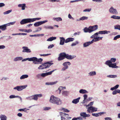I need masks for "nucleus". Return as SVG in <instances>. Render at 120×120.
Here are the masks:
<instances>
[{
	"mask_svg": "<svg viewBox=\"0 0 120 120\" xmlns=\"http://www.w3.org/2000/svg\"><path fill=\"white\" fill-rule=\"evenodd\" d=\"M47 22V21L45 20L42 21H40L37 22L34 24V26H38L41 24Z\"/></svg>",
	"mask_w": 120,
	"mask_h": 120,
	"instance_id": "6e6552de",
	"label": "nucleus"
},
{
	"mask_svg": "<svg viewBox=\"0 0 120 120\" xmlns=\"http://www.w3.org/2000/svg\"><path fill=\"white\" fill-rule=\"evenodd\" d=\"M110 31H107L106 30H103L102 31H99L98 33V34H107L108 33H110Z\"/></svg>",
	"mask_w": 120,
	"mask_h": 120,
	"instance_id": "dca6fc26",
	"label": "nucleus"
},
{
	"mask_svg": "<svg viewBox=\"0 0 120 120\" xmlns=\"http://www.w3.org/2000/svg\"><path fill=\"white\" fill-rule=\"evenodd\" d=\"M68 64L69 65H70V63L68 62H65L63 64V65L64 66V67H66V68H68V66L67 64Z\"/></svg>",
	"mask_w": 120,
	"mask_h": 120,
	"instance_id": "b1692460",
	"label": "nucleus"
},
{
	"mask_svg": "<svg viewBox=\"0 0 120 120\" xmlns=\"http://www.w3.org/2000/svg\"><path fill=\"white\" fill-rule=\"evenodd\" d=\"M114 29L120 30V25H117L115 26H114Z\"/></svg>",
	"mask_w": 120,
	"mask_h": 120,
	"instance_id": "c9c22d12",
	"label": "nucleus"
},
{
	"mask_svg": "<svg viewBox=\"0 0 120 120\" xmlns=\"http://www.w3.org/2000/svg\"><path fill=\"white\" fill-rule=\"evenodd\" d=\"M64 87L62 86H60V87L58 89V90H59L60 92H59V94H60L61 93V90H62L63 89Z\"/></svg>",
	"mask_w": 120,
	"mask_h": 120,
	"instance_id": "a18cd8bd",
	"label": "nucleus"
},
{
	"mask_svg": "<svg viewBox=\"0 0 120 120\" xmlns=\"http://www.w3.org/2000/svg\"><path fill=\"white\" fill-rule=\"evenodd\" d=\"M83 97L84 100H86L87 97V95L86 94H84L83 95Z\"/></svg>",
	"mask_w": 120,
	"mask_h": 120,
	"instance_id": "0e129e2a",
	"label": "nucleus"
},
{
	"mask_svg": "<svg viewBox=\"0 0 120 120\" xmlns=\"http://www.w3.org/2000/svg\"><path fill=\"white\" fill-rule=\"evenodd\" d=\"M69 94V92L67 91H63L62 93V95L64 96H67Z\"/></svg>",
	"mask_w": 120,
	"mask_h": 120,
	"instance_id": "bb28decb",
	"label": "nucleus"
},
{
	"mask_svg": "<svg viewBox=\"0 0 120 120\" xmlns=\"http://www.w3.org/2000/svg\"><path fill=\"white\" fill-rule=\"evenodd\" d=\"M32 30L31 29H29L28 30H24V32H27V33H29L30 32H31Z\"/></svg>",
	"mask_w": 120,
	"mask_h": 120,
	"instance_id": "09e8293b",
	"label": "nucleus"
},
{
	"mask_svg": "<svg viewBox=\"0 0 120 120\" xmlns=\"http://www.w3.org/2000/svg\"><path fill=\"white\" fill-rule=\"evenodd\" d=\"M116 60V59L115 58H111V59L110 61H112V62H115Z\"/></svg>",
	"mask_w": 120,
	"mask_h": 120,
	"instance_id": "6e6d98bb",
	"label": "nucleus"
},
{
	"mask_svg": "<svg viewBox=\"0 0 120 120\" xmlns=\"http://www.w3.org/2000/svg\"><path fill=\"white\" fill-rule=\"evenodd\" d=\"M83 30L84 32L85 33L89 32V33H91L92 32V31H91L90 29L86 27H85Z\"/></svg>",
	"mask_w": 120,
	"mask_h": 120,
	"instance_id": "aec40b11",
	"label": "nucleus"
},
{
	"mask_svg": "<svg viewBox=\"0 0 120 120\" xmlns=\"http://www.w3.org/2000/svg\"><path fill=\"white\" fill-rule=\"evenodd\" d=\"M98 32L96 33H95L94 35H92L91 37V38H94H94H95V35H98Z\"/></svg>",
	"mask_w": 120,
	"mask_h": 120,
	"instance_id": "13d9d810",
	"label": "nucleus"
},
{
	"mask_svg": "<svg viewBox=\"0 0 120 120\" xmlns=\"http://www.w3.org/2000/svg\"><path fill=\"white\" fill-rule=\"evenodd\" d=\"M117 17H118V16H116V15H113L112 16H111V18H113L114 19H117Z\"/></svg>",
	"mask_w": 120,
	"mask_h": 120,
	"instance_id": "603ef678",
	"label": "nucleus"
},
{
	"mask_svg": "<svg viewBox=\"0 0 120 120\" xmlns=\"http://www.w3.org/2000/svg\"><path fill=\"white\" fill-rule=\"evenodd\" d=\"M22 48L23 49L22 51L23 52L29 53L31 52L30 50L28 49L27 47L24 46L22 47Z\"/></svg>",
	"mask_w": 120,
	"mask_h": 120,
	"instance_id": "9d476101",
	"label": "nucleus"
},
{
	"mask_svg": "<svg viewBox=\"0 0 120 120\" xmlns=\"http://www.w3.org/2000/svg\"><path fill=\"white\" fill-rule=\"evenodd\" d=\"M117 93V90H115L113 91L112 94L113 95L116 94Z\"/></svg>",
	"mask_w": 120,
	"mask_h": 120,
	"instance_id": "052dcab7",
	"label": "nucleus"
},
{
	"mask_svg": "<svg viewBox=\"0 0 120 120\" xmlns=\"http://www.w3.org/2000/svg\"><path fill=\"white\" fill-rule=\"evenodd\" d=\"M78 41H77L73 43H72L71 45V46H73L75 45H76L78 43Z\"/></svg>",
	"mask_w": 120,
	"mask_h": 120,
	"instance_id": "4d7b16f0",
	"label": "nucleus"
},
{
	"mask_svg": "<svg viewBox=\"0 0 120 120\" xmlns=\"http://www.w3.org/2000/svg\"><path fill=\"white\" fill-rule=\"evenodd\" d=\"M43 60V59H42L41 58H40L39 59H38L37 58V59L36 61V62H41Z\"/></svg>",
	"mask_w": 120,
	"mask_h": 120,
	"instance_id": "37998d69",
	"label": "nucleus"
},
{
	"mask_svg": "<svg viewBox=\"0 0 120 120\" xmlns=\"http://www.w3.org/2000/svg\"><path fill=\"white\" fill-rule=\"evenodd\" d=\"M54 20H56L57 21H59L62 20V19L60 17L54 18Z\"/></svg>",
	"mask_w": 120,
	"mask_h": 120,
	"instance_id": "a19ab883",
	"label": "nucleus"
},
{
	"mask_svg": "<svg viewBox=\"0 0 120 120\" xmlns=\"http://www.w3.org/2000/svg\"><path fill=\"white\" fill-rule=\"evenodd\" d=\"M49 101L51 102L58 105H60L61 103L60 99L58 98L54 97L53 95L51 96Z\"/></svg>",
	"mask_w": 120,
	"mask_h": 120,
	"instance_id": "f257e3e1",
	"label": "nucleus"
},
{
	"mask_svg": "<svg viewBox=\"0 0 120 120\" xmlns=\"http://www.w3.org/2000/svg\"><path fill=\"white\" fill-rule=\"evenodd\" d=\"M50 54H40V55L41 56H48L50 55Z\"/></svg>",
	"mask_w": 120,
	"mask_h": 120,
	"instance_id": "864d4df0",
	"label": "nucleus"
},
{
	"mask_svg": "<svg viewBox=\"0 0 120 120\" xmlns=\"http://www.w3.org/2000/svg\"><path fill=\"white\" fill-rule=\"evenodd\" d=\"M57 82V81L51 82L50 83H46V84L48 85H53L56 84Z\"/></svg>",
	"mask_w": 120,
	"mask_h": 120,
	"instance_id": "4c0bfd02",
	"label": "nucleus"
},
{
	"mask_svg": "<svg viewBox=\"0 0 120 120\" xmlns=\"http://www.w3.org/2000/svg\"><path fill=\"white\" fill-rule=\"evenodd\" d=\"M80 99V97H79L77 98L74 99L72 101V103L75 104H76L79 101V100Z\"/></svg>",
	"mask_w": 120,
	"mask_h": 120,
	"instance_id": "4be33fe9",
	"label": "nucleus"
},
{
	"mask_svg": "<svg viewBox=\"0 0 120 120\" xmlns=\"http://www.w3.org/2000/svg\"><path fill=\"white\" fill-rule=\"evenodd\" d=\"M7 24H6L0 26V29L4 31L6 29V27L7 26Z\"/></svg>",
	"mask_w": 120,
	"mask_h": 120,
	"instance_id": "a211bd4d",
	"label": "nucleus"
},
{
	"mask_svg": "<svg viewBox=\"0 0 120 120\" xmlns=\"http://www.w3.org/2000/svg\"><path fill=\"white\" fill-rule=\"evenodd\" d=\"M44 28L45 29H53V27L52 26H45L44 27Z\"/></svg>",
	"mask_w": 120,
	"mask_h": 120,
	"instance_id": "2f4dec72",
	"label": "nucleus"
},
{
	"mask_svg": "<svg viewBox=\"0 0 120 120\" xmlns=\"http://www.w3.org/2000/svg\"><path fill=\"white\" fill-rule=\"evenodd\" d=\"M79 92L80 93L83 94L88 93V92L86 90L83 89L80 90Z\"/></svg>",
	"mask_w": 120,
	"mask_h": 120,
	"instance_id": "cd10ccee",
	"label": "nucleus"
},
{
	"mask_svg": "<svg viewBox=\"0 0 120 120\" xmlns=\"http://www.w3.org/2000/svg\"><path fill=\"white\" fill-rule=\"evenodd\" d=\"M44 66V63L42 64L41 65H40L39 66L38 68V69H42L45 68V67Z\"/></svg>",
	"mask_w": 120,
	"mask_h": 120,
	"instance_id": "c85d7f7f",
	"label": "nucleus"
},
{
	"mask_svg": "<svg viewBox=\"0 0 120 120\" xmlns=\"http://www.w3.org/2000/svg\"><path fill=\"white\" fill-rule=\"evenodd\" d=\"M53 64V63H49L48 62L44 63V66L45 67V68H49L51 65Z\"/></svg>",
	"mask_w": 120,
	"mask_h": 120,
	"instance_id": "2eb2a0df",
	"label": "nucleus"
},
{
	"mask_svg": "<svg viewBox=\"0 0 120 120\" xmlns=\"http://www.w3.org/2000/svg\"><path fill=\"white\" fill-rule=\"evenodd\" d=\"M80 32H76L74 34V35H79V34H80Z\"/></svg>",
	"mask_w": 120,
	"mask_h": 120,
	"instance_id": "774afa93",
	"label": "nucleus"
},
{
	"mask_svg": "<svg viewBox=\"0 0 120 120\" xmlns=\"http://www.w3.org/2000/svg\"><path fill=\"white\" fill-rule=\"evenodd\" d=\"M110 12L113 14H117V12L116 9H114L112 7L109 9Z\"/></svg>",
	"mask_w": 120,
	"mask_h": 120,
	"instance_id": "1a4fd4ad",
	"label": "nucleus"
},
{
	"mask_svg": "<svg viewBox=\"0 0 120 120\" xmlns=\"http://www.w3.org/2000/svg\"><path fill=\"white\" fill-rule=\"evenodd\" d=\"M54 71V70H53L52 71L46 73V75L47 76L48 75H51L52 74V72H53Z\"/></svg>",
	"mask_w": 120,
	"mask_h": 120,
	"instance_id": "8fccbe9b",
	"label": "nucleus"
},
{
	"mask_svg": "<svg viewBox=\"0 0 120 120\" xmlns=\"http://www.w3.org/2000/svg\"><path fill=\"white\" fill-rule=\"evenodd\" d=\"M26 86H17L15 87L14 89L17 90L18 91H20L25 88Z\"/></svg>",
	"mask_w": 120,
	"mask_h": 120,
	"instance_id": "0eeeda50",
	"label": "nucleus"
},
{
	"mask_svg": "<svg viewBox=\"0 0 120 120\" xmlns=\"http://www.w3.org/2000/svg\"><path fill=\"white\" fill-rule=\"evenodd\" d=\"M80 115L81 116L83 117V118L85 117L86 114L85 112H81L80 113Z\"/></svg>",
	"mask_w": 120,
	"mask_h": 120,
	"instance_id": "c03bdc74",
	"label": "nucleus"
},
{
	"mask_svg": "<svg viewBox=\"0 0 120 120\" xmlns=\"http://www.w3.org/2000/svg\"><path fill=\"white\" fill-rule=\"evenodd\" d=\"M74 40V38H69L66 39L65 41V43H67L68 42L72 41Z\"/></svg>",
	"mask_w": 120,
	"mask_h": 120,
	"instance_id": "ddd939ff",
	"label": "nucleus"
},
{
	"mask_svg": "<svg viewBox=\"0 0 120 120\" xmlns=\"http://www.w3.org/2000/svg\"><path fill=\"white\" fill-rule=\"evenodd\" d=\"M5 48V46L4 45H0V49H4Z\"/></svg>",
	"mask_w": 120,
	"mask_h": 120,
	"instance_id": "338daca9",
	"label": "nucleus"
},
{
	"mask_svg": "<svg viewBox=\"0 0 120 120\" xmlns=\"http://www.w3.org/2000/svg\"><path fill=\"white\" fill-rule=\"evenodd\" d=\"M88 109L89 110H92L93 112L96 111H97V108H94L93 106L89 107Z\"/></svg>",
	"mask_w": 120,
	"mask_h": 120,
	"instance_id": "a878e982",
	"label": "nucleus"
},
{
	"mask_svg": "<svg viewBox=\"0 0 120 120\" xmlns=\"http://www.w3.org/2000/svg\"><path fill=\"white\" fill-rule=\"evenodd\" d=\"M22 60V58L21 57H16L15 58L14 60V61H16L18 60Z\"/></svg>",
	"mask_w": 120,
	"mask_h": 120,
	"instance_id": "79ce46f5",
	"label": "nucleus"
},
{
	"mask_svg": "<svg viewBox=\"0 0 120 120\" xmlns=\"http://www.w3.org/2000/svg\"><path fill=\"white\" fill-rule=\"evenodd\" d=\"M107 77L110 78H115L117 77L116 75H108Z\"/></svg>",
	"mask_w": 120,
	"mask_h": 120,
	"instance_id": "58836bf2",
	"label": "nucleus"
},
{
	"mask_svg": "<svg viewBox=\"0 0 120 120\" xmlns=\"http://www.w3.org/2000/svg\"><path fill=\"white\" fill-rule=\"evenodd\" d=\"M26 4H19L18 5V6L19 7H22V10H24L25 9V7Z\"/></svg>",
	"mask_w": 120,
	"mask_h": 120,
	"instance_id": "5701e85b",
	"label": "nucleus"
},
{
	"mask_svg": "<svg viewBox=\"0 0 120 120\" xmlns=\"http://www.w3.org/2000/svg\"><path fill=\"white\" fill-rule=\"evenodd\" d=\"M68 114L65 113H63L61 116V120H67L69 117Z\"/></svg>",
	"mask_w": 120,
	"mask_h": 120,
	"instance_id": "423d86ee",
	"label": "nucleus"
},
{
	"mask_svg": "<svg viewBox=\"0 0 120 120\" xmlns=\"http://www.w3.org/2000/svg\"><path fill=\"white\" fill-rule=\"evenodd\" d=\"M56 38V37H50L47 40V41H51Z\"/></svg>",
	"mask_w": 120,
	"mask_h": 120,
	"instance_id": "c756f323",
	"label": "nucleus"
},
{
	"mask_svg": "<svg viewBox=\"0 0 120 120\" xmlns=\"http://www.w3.org/2000/svg\"><path fill=\"white\" fill-rule=\"evenodd\" d=\"M41 19V18H35L30 19L31 22H33L36 20H38Z\"/></svg>",
	"mask_w": 120,
	"mask_h": 120,
	"instance_id": "7c9ffc66",
	"label": "nucleus"
},
{
	"mask_svg": "<svg viewBox=\"0 0 120 120\" xmlns=\"http://www.w3.org/2000/svg\"><path fill=\"white\" fill-rule=\"evenodd\" d=\"M41 76L43 77H45L46 76V73H43L41 74Z\"/></svg>",
	"mask_w": 120,
	"mask_h": 120,
	"instance_id": "69168bd1",
	"label": "nucleus"
},
{
	"mask_svg": "<svg viewBox=\"0 0 120 120\" xmlns=\"http://www.w3.org/2000/svg\"><path fill=\"white\" fill-rule=\"evenodd\" d=\"M93 43V42L92 41H89L87 42L84 43L83 44V46L84 47H86L88 46L89 45Z\"/></svg>",
	"mask_w": 120,
	"mask_h": 120,
	"instance_id": "6ab92c4d",
	"label": "nucleus"
},
{
	"mask_svg": "<svg viewBox=\"0 0 120 120\" xmlns=\"http://www.w3.org/2000/svg\"><path fill=\"white\" fill-rule=\"evenodd\" d=\"M19 97V96H16L14 95H10V96L9 98H15V97Z\"/></svg>",
	"mask_w": 120,
	"mask_h": 120,
	"instance_id": "3c124183",
	"label": "nucleus"
},
{
	"mask_svg": "<svg viewBox=\"0 0 120 120\" xmlns=\"http://www.w3.org/2000/svg\"><path fill=\"white\" fill-rule=\"evenodd\" d=\"M120 38V35H117L113 39V40H116L117 39L119 38Z\"/></svg>",
	"mask_w": 120,
	"mask_h": 120,
	"instance_id": "49530a36",
	"label": "nucleus"
},
{
	"mask_svg": "<svg viewBox=\"0 0 120 120\" xmlns=\"http://www.w3.org/2000/svg\"><path fill=\"white\" fill-rule=\"evenodd\" d=\"M102 37H96L94 38V39H93L92 41L93 42L94 41L96 42L99 41L100 40H102Z\"/></svg>",
	"mask_w": 120,
	"mask_h": 120,
	"instance_id": "4468645a",
	"label": "nucleus"
},
{
	"mask_svg": "<svg viewBox=\"0 0 120 120\" xmlns=\"http://www.w3.org/2000/svg\"><path fill=\"white\" fill-rule=\"evenodd\" d=\"M63 109V110L65 112H69V110L66 109Z\"/></svg>",
	"mask_w": 120,
	"mask_h": 120,
	"instance_id": "680f3d73",
	"label": "nucleus"
},
{
	"mask_svg": "<svg viewBox=\"0 0 120 120\" xmlns=\"http://www.w3.org/2000/svg\"><path fill=\"white\" fill-rule=\"evenodd\" d=\"M37 59V58L36 57H31L30 58H27L23 60V61H25L26 60H28L29 61H33V63L35 64H38V63L36 62V61Z\"/></svg>",
	"mask_w": 120,
	"mask_h": 120,
	"instance_id": "7ed1b4c3",
	"label": "nucleus"
},
{
	"mask_svg": "<svg viewBox=\"0 0 120 120\" xmlns=\"http://www.w3.org/2000/svg\"><path fill=\"white\" fill-rule=\"evenodd\" d=\"M30 19L28 18L24 19L22 20L20 22V23L21 24H23L28 23L31 22Z\"/></svg>",
	"mask_w": 120,
	"mask_h": 120,
	"instance_id": "20e7f679",
	"label": "nucleus"
},
{
	"mask_svg": "<svg viewBox=\"0 0 120 120\" xmlns=\"http://www.w3.org/2000/svg\"><path fill=\"white\" fill-rule=\"evenodd\" d=\"M65 58V53H60L59 56L58 57V61L62 60Z\"/></svg>",
	"mask_w": 120,
	"mask_h": 120,
	"instance_id": "39448f33",
	"label": "nucleus"
},
{
	"mask_svg": "<svg viewBox=\"0 0 120 120\" xmlns=\"http://www.w3.org/2000/svg\"><path fill=\"white\" fill-rule=\"evenodd\" d=\"M112 63L110 60H108L106 61L105 64H106L108 65L109 67V66L111 65Z\"/></svg>",
	"mask_w": 120,
	"mask_h": 120,
	"instance_id": "f704fd0d",
	"label": "nucleus"
},
{
	"mask_svg": "<svg viewBox=\"0 0 120 120\" xmlns=\"http://www.w3.org/2000/svg\"><path fill=\"white\" fill-rule=\"evenodd\" d=\"M60 44L62 45H64L65 40L64 38L63 37H60Z\"/></svg>",
	"mask_w": 120,
	"mask_h": 120,
	"instance_id": "412c9836",
	"label": "nucleus"
},
{
	"mask_svg": "<svg viewBox=\"0 0 120 120\" xmlns=\"http://www.w3.org/2000/svg\"><path fill=\"white\" fill-rule=\"evenodd\" d=\"M15 23V22H11L10 23H8L7 24V26H10V25H12L13 24H14Z\"/></svg>",
	"mask_w": 120,
	"mask_h": 120,
	"instance_id": "5fc2aeb1",
	"label": "nucleus"
},
{
	"mask_svg": "<svg viewBox=\"0 0 120 120\" xmlns=\"http://www.w3.org/2000/svg\"><path fill=\"white\" fill-rule=\"evenodd\" d=\"M105 113V112H101L99 113H93L92 114V115L93 116H95L96 117H98L99 116V115H101L102 114Z\"/></svg>",
	"mask_w": 120,
	"mask_h": 120,
	"instance_id": "f3484780",
	"label": "nucleus"
},
{
	"mask_svg": "<svg viewBox=\"0 0 120 120\" xmlns=\"http://www.w3.org/2000/svg\"><path fill=\"white\" fill-rule=\"evenodd\" d=\"M28 77V75H22L20 77L21 79H22L25 78H27Z\"/></svg>",
	"mask_w": 120,
	"mask_h": 120,
	"instance_id": "72a5a7b5",
	"label": "nucleus"
},
{
	"mask_svg": "<svg viewBox=\"0 0 120 120\" xmlns=\"http://www.w3.org/2000/svg\"><path fill=\"white\" fill-rule=\"evenodd\" d=\"M75 57V56H71V55H68V54H66L65 53V58H66L67 59H68L69 60H71L74 58Z\"/></svg>",
	"mask_w": 120,
	"mask_h": 120,
	"instance_id": "f8f14e48",
	"label": "nucleus"
},
{
	"mask_svg": "<svg viewBox=\"0 0 120 120\" xmlns=\"http://www.w3.org/2000/svg\"><path fill=\"white\" fill-rule=\"evenodd\" d=\"M91 9H86L84 10L83 11L84 12H86V11H90Z\"/></svg>",
	"mask_w": 120,
	"mask_h": 120,
	"instance_id": "e2e57ef3",
	"label": "nucleus"
},
{
	"mask_svg": "<svg viewBox=\"0 0 120 120\" xmlns=\"http://www.w3.org/2000/svg\"><path fill=\"white\" fill-rule=\"evenodd\" d=\"M54 46V45L53 44L50 45L48 46V48L49 49H51Z\"/></svg>",
	"mask_w": 120,
	"mask_h": 120,
	"instance_id": "bf43d9fd",
	"label": "nucleus"
},
{
	"mask_svg": "<svg viewBox=\"0 0 120 120\" xmlns=\"http://www.w3.org/2000/svg\"><path fill=\"white\" fill-rule=\"evenodd\" d=\"M11 10H9L7 11H5L4 13V14H9V13H10L11 12Z\"/></svg>",
	"mask_w": 120,
	"mask_h": 120,
	"instance_id": "de8ad7c7",
	"label": "nucleus"
},
{
	"mask_svg": "<svg viewBox=\"0 0 120 120\" xmlns=\"http://www.w3.org/2000/svg\"><path fill=\"white\" fill-rule=\"evenodd\" d=\"M42 95L41 94H35L29 97H27V99L29 100H37L38 99V97H41L42 96Z\"/></svg>",
	"mask_w": 120,
	"mask_h": 120,
	"instance_id": "f03ea898",
	"label": "nucleus"
},
{
	"mask_svg": "<svg viewBox=\"0 0 120 120\" xmlns=\"http://www.w3.org/2000/svg\"><path fill=\"white\" fill-rule=\"evenodd\" d=\"M90 76H92L96 75V73L95 71H91L89 73Z\"/></svg>",
	"mask_w": 120,
	"mask_h": 120,
	"instance_id": "e433bc0d",
	"label": "nucleus"
},
{
	"mask_svg": "<svg viewBox=\"0 0 120 120\" xmlns=\"http://www.w3.org/2000/svg\"><path fill=\"white\" fill-rule=\"evenodd\" d=\"M88 18L87 17L85 16H83L80 19V20H83L85 19H87Z\"/></svg>",
	"mask_w": 120,
	"mask_h": 120,
	"instance_id": "ea45409f",
	"label": "nucleus"
},
{
	"mask_svg": "<svg viewBox=\"0 0 120 120\" xmlns=\"http://www.w3.org/2000/svg\"><path fill=\"white\" fill-rule=\"evenodd\" d=\"M89 28L91 29H90L91 31H92V32L98 29V26L97 25H95L93 26H90L89 27Z\"/></svg>",
	"mask_w": 120,
	"mask_h": 120,
	"instance_id": "9b49d317",
	"label": "nucleus"
},
{
	"mask_svg": "<svg viewBox=\"0 0 120 120\" xmlns=\"http://www.w3.org/2000/svg\"><path fill=\"white\" fill-rule=\"evenodd\" d=\"M1 120H6V117L4 115H2L0 117Z\"/></svg>",
	"mask_w": 120,
	"mask_h": 120,
	"instance_id": "473e14b6",
	"label": "nucleus"
},
{
	"mask_svg": "<svg viewBox=\"0 0 120 120\" xmlns=\"http://www.w3.org/2000/svg\"><path fill=\"white\" fill-rule=\"evenodd\" d=\"M116 63L114 64H111L109 66V67H112V68H118V67L116 65Z\"/></svg>",
	"mask_w": 120,
	"mask_h": 120,
	"instance_id": "393cba45",
	"label": "nucleus"
}]
</instances>
